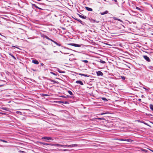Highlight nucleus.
I'll return each mask as SVG.
<instances>
[{
  "mask_svg": "<svg viewBox=\"0 0 153 153\" xmlns=\"http://www.w3.org/2000/svg\"><path fill=\"white\" fill-rule=\"evenodd\" d=\"M16 112H17V113H18L19 112L18 111H17Z\"/></svg>",
  "mask_w": 153,
  "mask_h": 153,
  "instance_id": "53",
  "label": "nucleus"
},
{
  "mask_svg": "<svg viewBox=\"0 0 153 153\" xmlns=\"http://www.w3.org/2000/svg\"><path fill=\"white\" fill-rule=\"evenodd\" d=\"M110 113L109 112H105V113H102L100 114V115H102L103 114H109Z\"/></svg>",
  "mask_w": 153,
  "mask_h": 153,
  "instance_id": "17",
  "label": "nucleus"
},
{
  "mask_svg": "<svg viewBox=\"0 0 153 153\" xmlns=\"http://www.w3.org/2000/svg\"><path fill=\"white\" fill-rule=\"evenodd\" d=\"M67 103H68L67 102H65V104H67Z\"/></svg>",
  "mask_w": 153,
  "mask_h": 153,
  "instance_id": "50",
  "label": "nucleus"
},
{
  "mask_svg": "<svg viewBox=\"0 0 153 153\" xmlns=\"http://www.w3.org/2000/svg\"><path fill=\"white\" fill-rule=\"evenodd\" d=\"M50 40H51L52 42H53V43H54V42H55V41H53V40L51 39H50Z\"/></svg>",
  "mask_w": 153,
  "mask_h": 153,
  "instance_id": "40",
  "label": "nucleus"
},
{
  "mask_svg": "<svg viewBox=\"0 0 153 153\" xmlns=\"http://www.w3.org/2000/svg\"><path fill=\"white\" fill-rule=\"evenodd\" d=\"M114 1L115 2H117V0H114Z\"/></svg>",
  "mask_w": 153,
  "mask_h": 153,
  "instance_id": "46",
  "label": "nucleus"
},
{
  "mask_svg": "<svg viewBox=\"0 0 153 153\" xmlns=\"http://www.w3.org/2000/svg\"><path fill=\"white\" fill-rule=\"evenodd\" d=\"M78 15H79V17H80L81 18L84 19H86V18H87V17L85 16H82V15H81L79 14H78Z\"/></svg>",
  "mask_w": 153,
  "mask_h": 153,
  "instance_id": "9",
  "label": "nucleus"
},
{
  "mask_svg": "<svg viewBox=\"0 0 153 153\" xmlns=\"http://www.w3.org/2000/svg\"><path fill=\"white\" fill-rule=\"evenodd\" d=\"M10 55V56H13V55H12V54L10 53H8Z\"/></svg>",
  "mask_w": 153,
  "mask_h": 153,
  "instance_id": "37",
  "label": "nucleus"
},
{
  "mask_svg": "<svg viewBox=\"0 0 153 153\" xmlns=\"http://www.w3.org/2000/svg\"><path fill=\"white\" fill-rule=\"evenodd\" d=\"M121 79L123 80H124L125 79V77H124V76H121Z\"/></svg>",
  "mask_w": 153,
  "mask_h": 153,
  "instance_id": "29",
  "label": "nucleus"
},
{
  "mask_svg": "<svg viewBox=\"0 0 153 153\" xmlns=\"http://www.w3.org/2000/svg\"><path fill=\"white\" fill-rule=\"evenodd\" d=\"M136 9H137V10H139L140 11L141 10V9L139 7H136Z\"/></svg>",
  "mask_w": 153,
  "mask_h": 153,
  "instance_id": "27",
  "label": "nucleus"
},
{
  "mask_svg": "<svg viewBox=\"0 0 153 153\" xmlns=\"http://www.w3.org/2000/svg\"><path fill=\"white\" fill-rule=\"evenodd\" d=\"M67 149H64V150H63V151H67Z\"/></svg>",
  "mask_w": 153,
  "mask_h": 153,
  "instance_id": "45",
  "label": "nucleus"
},
{
  "mask_svg": "<svg viewBox=\"0 0 153 153\" xmlns=\"http://www.w3.org/2000/svg\"><path fill=\"white\" fill-rule=\"evenodd\" d=\"M143 57L147 61L149 62L150 61V60L149 58L147 56H143Z\"/></svg>",
  "mask_w": 153,
  "mask_h": 153,
  "instance_id": "4",
  "label": "nucleus"
},
{
  "mask_svg": "<svg viewBox=\"0 0 153 153\" xmlns=\"http://www.w3.org/2000/svg\"><path fill=\"white\" fill-rule=\"evenodd\" d=\"M67 45H71L75 47H81V45H80L74 44V43H68L67 44Z\"/></svg>",
  "mask_w": 153,
  "mask_h": 153,
  "instance_id": "1",
  "label": "nucleus"
},
{
  "mask_svg": "<svg viewBox=\"0 0 153 153\" xmlns=\"http://www.w3.org/2000/svg\"><path fill=\"white\" fill-rule=\"evenodd\" d=\"M54 43L56 45H57V46H61V45L60 44L58 43L57 42H56L55 41V42H54Z\"/></svg>",
  "mask_w": 153,
  "mask_h": 153,
  "instance_id": "19",
  "label": "nucleus"
},
{
  "mask_svg": "<svg viewBox=\"0 0 153 153\" xmlns=\"http://www.w3.org/2000/svg\"><path fill=\"white\" fill-rule=\"evenodd\" d=\"M149 150L151 152H153V150L151 149H149Z\"/></svg>",
  "mask_w": 153,
  "mask_h": 153,
  "instance_id": "47",
  "label": "nucleus"
},
{
  "mask_svg": "<svg viewBox=\"0 0 153 153\" xmlns=\"http://www.w3.org/2000/svg\"><path fill=\"white\" fill-rule=\"evenodd\" d=\"M0 141L4 143H7V141L2 139H0Z\"/></svg>",
  "mask_w": 153,
  "mask_h": 153,
  "instance_id": "25",
  "label": "nucleus"
},
{
  "mask_svg": "<svg viewBox=\"0 0 153 153\" xmlns=\"http://www.w3.org/2000/svg\"><path fill=\"white\" fill-rule=\"evenodd\" d=\"M100 62L102 64H104L105 63V62L103 60H100Z\"/></svg>",
  "mask_w": 153,
  "mask_h": 153,
  "instance_id": "24",
  "label": "nucleus"
},
{
  "mask_svg": "<svg viewBox=\"0 0 153 153\" xmlns=\"http://www.w3.org/2000/svg\"><path fill=\"white\" fill-rule=\"evenodd\" d=\"M19 152L20 153H25V152H24L23 151H20Z\"/></svg>",
  "mask_w": 153,
  "mask_h": 153,
  "instance_id": "38",
  "label": "nucleus"
},
{
  "mask_svg": "<svg viewBox=\"0 0 153 153\" xmlns=\"http://www.w3.org/2000/svg\"><path fill=\"white\" fill-rule=\"evenodd\" d=\"M32 62L36 65H38L39 64L38 61L36 59H33L32 60Z\"/></svg>",
  "mask_w": 153,
  "mask_h": 153,
  "instance_id": "6",
  "label": "nucleus"
},
{
  "mask_svg": "<svg viewBox=\"0 0 153 153\" xmlns=\"http://www.w3.org/2000/svg\"><path fill=\"white\" fill-rule=\"evenodd\" d=\"M50 73L51 74H53V75H55V76H56L57 75V74H56L52 72H51Z\"/></svg>",
  "mask_w": 153,
  "mask_h": 153,
  "instance_id": "28",
  "label": "nucleus"
},
{
  "mask_svg": "<svg viewBox=\"0 0 153 153\" xmlns=\"http://www.w3.org/2000/svg\"><path fill=\"white\" fill-rule=\"evenodd\" d=\"M49 95H48V94H42V97H44L45 96H49Z\"/></svg>",
  "mask_w": 153,
  "mask_h": 153,
  "instance_id": "18",
  "label": "nucleus"
},
{
  "mask_svg": "<svg viewBox=\"0 0 153 153\" xmlns=\"http://www.w3.org/2000/svg\"><path fill=\"white\" fill-rule=\"evenodd\" d=\"M104 0V1H106V0Z\"/></svg>",
  "mask_w": 153,
  "mask_h": 153,
  "instance_id": "54",
  "label": "nucleus"
},
{
  "mask_svg": "<svg viewBox=\"0 0 153 153\" xmlns=\"http://www.w3.org/2000/svg\"><path fill=\"white\" fill-rule=\"evenodd\" d=\"M79 75H80L84 76L85 77H89V75H88L85 74H80V73L79 74Z\"/></svg>",
  "mask_w": 153,
  "mask_h": 153,
  "instance_id": "13",
  "label": "nucleus"
},
{
  "mask_svg": "<svg viewBox=\"0 0 153 153\" xmlns=\"http://www.w3.org/2000/svg\"><path fill=\"white\" fill-rule=\"evenodd\" d=\"M85 8L86 10L88 11H92V9L91 8L88 7H85Z\"/></svg>",
  "mask_w": 153,
  "mask_h": 153,
  "instance_id": "10",
  "label": "nucleus"
},
{
  "mask_svg": "<svg viewBox=\"0 0 153 153\" xmlns=\"http://www.w3.org/2000/svg\"><path fill=\"white\" fill-rule=\"evenodd\" d=\"M57 71L59 72L60 73H64L65 72L64 71H62L61 70H59V69H58L57 70Z\"/></svg>",
  "mask_w": 153,
  "mask_h": 153,
  "instance_id": "16",
  "label": "nucleus"
},
{
  "mask_svg": "<svg viewBox=\"0 0 153 153\" xmlns=\"http://www.w3.org/2000/svg\"><path fill=\"white\" fill-rule=\"evenodd\" d=\"M45 38L46 39H47L48 40H49L50 39L49 38L48 36H45Z\"/></svg>",
  "mask_w": 153,
  "mask_h": 153,
  "instance_id": "30",
  "label": "nucleus"
},
{
  "mask_svg": "<svg viewBox=\"0 0 153 153\" xmlns=\"http://www.w3.org/2000/svg\"><path fill=\"white\" fill-rule=\"evenodd\" d=\"M13 59H14L16 60V57L13 56H11Z\"/></svg>",
  "mask_w": 153,
  "mask_h": 153,
  "instance_id": "35",
  "label": "nucleus"
},
{
  "mask_svg": "<svg viewBox=\"0 0 153 153\" xmlns=\"http://www.w3.org/2000/svg\"><path fill=\"white\" fill-rule=\"evenodd\" d=\"M113 19L114 20H118V19H117V18H116V17H114L113 18Z\"/></svg>",
  "mask_w": 153,
  "mask_h": 153,
  "instance_id": "32",
  "label": "nucleus"
},
{
  "mask_svg": "<svg viewBox=\"0 0 153 153\" xmlns=\"http://www.w3.org/2000/svg\"><path fill=\"white\" fill-rule=\"evenodd\" d=\"M60 52L62 53H64L65 54H69V53H63L61 51H60Z\"/></svg>",
  "mask_w": 153,
  "mask_h": 153,
  "instance_id": "31",
  "label": "nucleus"
},
{
  "mask_svg": "<svg viewBox=\"0 0 153 153\" xmlns=\"http://www.w3.org/2000/svg\"><path fill=\"white\" fill-rule=\"evenodd\" d=\"M41 65L42 66H43L44 65V64L43 63H41Z\"/></svg>",
  "mask_w": 153,
  "mask_h": 153,
  "instance_id": "44",
  "label": "nucleus"
},
{
  "mask_svg": "<svg viewBox=\"0 0 153 153\" xmlns=\"http://www.w3.org/2000/svg\"><path fill=\"white\" fill-rule=\"evenodd\" d=\"M53 52L54 53H57L58 51H53Z\"/></svg>",
  "mask_w": 153,
  "mask_h": 153,
  "instance_id": "49",
  "label": "nucleus"
},
{
  "mask_svg": "<svg viewBox=\"0 0 153 153\" xmlns=\"http://www.w3.org/2000/svg\"><path fill=\"white\" fill-rule=\"evenodd\" d=\"M68 93L71 95H72L73 94L72 92L70 91H68Z\"/></svg>",
  "mask_w": 153,
  "mask_h": 153,
  "instance_id": "22",
  "label": "nucleus"
},
{
  "mask_svg": "<svg viewBox=\"0 0 153 153\" xmlns=\"http://www.w3.org/2000/svg\"><path fill=\"white\" fill-rule=\"evenodd\" d=\"M10 55V56H13V55H12V54L10 53H8Z\"/></svg>",
  "mask_w": 153,
  "mask_h": 153,
  "instance_id": "36",
  "label": "nucleus"
},
{
  "mask_svg": "<svg viewBox=\"0 0 153 153\" xmlns=\"http://www.w3.org/2000/svg\"><path fill=\"white\" fill-rule=\"evenodd\" d=\"M102 99L104 100H107L106 98H104V97H103L102 98Z\"/></svg>",
  "mask_w": 153,
  "mask_h": 153,
  "instance_id": "34",
  "label": "nucleus"
},
{
  "mask_svg": "<svg viewBox=\"0 0 153 153\" xmlns=\"http://www.w3.org/2000/svg\"><path fill=\"white\" fill-rule=\"evenodd\" d=\"M98 119L99 120H104V118H98Z\"/></svg>",
  "mask_w": 153,
  "mask_h": 153,
  "instance_id": "39",
  "label": "nucleus"
},
{
  "mask_svg": "<svg viewBox=\"0 0 153 153\" xmlns=\"http://www.w3.org/2000/svg\"><path fill=\"white\" fill-rule=\"evenodd\" d=\"M4 110H6V109H4Z\"/></svg>",
  "mask_w": 153,
  "mask_h": 153,
  "instance_id": "56",
  "label": "nucleus"
},
{
  "mask_svg": "<svg viewBox=\"0 0 153 153\" xmlns=\"http://www.w3.org/2000/svg\"><path fill=\"white\" fill-rule=\"evenodd\" d=\"M66 147H71L70 145H67Z\"/></svg>",
  "mask_w": 153,
  "mask_h": 153,
  "instance_id": "42",
  "label": "nucleus"
},
{
  "mask_svg": "<svg viewBox=\"0 0 153 153\" xmlns=\"http://www.w3.org/2000/svg\"><path fill=\"white\" fill-rule=\"evenodd\" d=\"M76 20H77L81 24H82V21H81L79 19H76Z\"/></svg>",
  "mask_w": 153,
  "mask_h": 153,
  "instance_id": "21",
  "label": "nucleus"
},
{
  "mask_svg": "<svg viewBox=\"0 0 153 153\" xmlns=\"http://www.w3.org/2000/svg\"><path fill=\"white\" fill-rule=\"evenodd\" d=\"M108 12V11L107 10L103 12H101L100 13V14L102 15H104L105 14H107Z\"/></svg>",
  "mask_w": 153,
  "mask_h": 153,
  "instance_id": "12",
  "label": "nucleus"
},
{
  "mask_svg": "<svg viewBox=\"0 0 153 153\" xmlns=\"http://www.w3.org/2000/svg\"><path fill=\"white\" fill-rule=\"evenodd\" d=\"M32 5L33 6V7H35L36 8H37L39 9H41L40 8H39V7H37L36 4H32Z\"/></svg>",
  "mask_w": 153,
  "mask_h": 153,
  "instance_id": "15",
  "label": "nucleus"
},
{
  "mask_svg": "<svg viewBox=\"0 0 153 153\" xmlns=\"http://www.w3.org/2000/svg\"><path fill=\"white\" fill-rule=\"evenodd\" d=\"M97 22L98 23L99 22Z\"/></svg>",
  "mask_w": 153,
  "mask_h": 153,
  "instance_id": "55",
  "label": "nucleus"
},
{
  "mask_svg": "<svg viewBox=\"0 0 153 153\" xmlns=\"http://www.w3.org/2000/svg\"><path fill=\"white\" fill-rule=\"evenodd\" d=\"M150 108L152 111H153V105H152V104L150 105Z\"/></svg>",
  "mask_w": 153,
  "mask_h": 153,
  "instance_id": "20",
  "label": "nucleus"
},
{
  "mask_svg": "<svg viewBox=\"0 0 153 153\" xmlns=\"http://www.w3.org/2000/svg\"><path fill=\"white\" fill-rule=\"evenodd\" d=\"M71 147H76L78 146V145L77 144H72L70 145Z\"/></svg>",
  "mask_w": 153,
  "mask_h": 153,
  "instance_id": "14",
  "label": "nucleus"
},
{
  "mask_svg": "<svg viewBox=\"0 0 153 153\" xmlns=\"http://www.w3.org/2000/svg\"><path fill=\"white\" fill-rule=\"evenodd\" d=\"M39 143L42 144H43L45 145H52L51 144H50V143H47L43 142H39Z\"/></svg>",
  "mask_w": 153,
  "mask_h": 153,
  "instance_id": "8",
  "label": "nucleus"
},
{
  "mask_svg": "<svg viewBox=\"0 0 153 153\" xmlns=\"http://www.w3.org/2000/svg\"><path fill=\"white\" fill-rule=\"evenodd\" d=\"M12 47H16V48H17V47H16V46H13V45L12 46Z\"/></svg>",
  "mask_w": 153,
  "mask_h": 153,
  "instance_id": "48",
  "label": "nucleus"
},
{
  "mask_svg": "<svg viewBox=\"0 0 153 153\" xmlns=\"http://www.w3.org/2000/svg\"><path fill=\"white\" fill-rule=\"evenodd\" d=\"M51 146H60V147H62L63 145L60 144H55L51 145Z\"/></svg>",
  "mask_w": 153,
  "mask_h": 153,
  "instance_id": "11",
  "label": "nucleus"
},
{
  "mask_svg": "<svg viewBox=\"0 0 153 153\" xmlns=\"http://www.w3.org/2000/svg\"><path fill=\"white\" fill-rule=\"evenodd\" d=\"M141 100V99H139V101H140V100Z\"/></svg>",
  "mask_w": 153,
  "mask_h": 153,
  "instance_id": "51",
  "label": "nucleus"
},
{
  "mask_svg": "<svg viewBox=\"0 0 153 153\" xmlns=\"http://www.w3.org/2000/svg\"><path fill=\"white\" fill-rule=\"evenodd\" d=\"M64 48L65 49H68V50H71V49H69V48H68L66 47H64Z\"/></svg>",
  "mask_w": 153,
  "mask_h": 153,
  "instance_id": "33",
  "label": "nucleus"
},
{
  "mask_svg": "<svg viewBox=\"0 0 153 153\" xmlns=\"http://www.w3.org/2000/svg\"><path fill=\"white\" fill-rule=\"evenodd\" d=\"M42 139H47L48 140H53V139L51 137H43L42 138Z\"/></svg>",
  "mask_w": 153,
  "mask_h": 153,
  "instance_id": "3",
  "label": "nucleus"
},
{
  "mask_svg": "<svg viewBox=\"0 0 153 153\" xmlns=\"http://www.w3.org/2000/svg\"><path fill=\"white\" fill-rule=\"evenodd\" d=\"M118 20L120 22H122V21L120 19H118Z\"/></svg>",
  "mask_w": 153,
  "mask_h": 153,
  "instance_id": "41",
  "label": "nucleus"
},
{
  "mask_svg": "<svg viewBox=\"0 0 153 153\" xmlns=\"http://www.w3.org/2000/svg\"><path fill=\"white\" fill-rule=\"evenodd\" d=\"M82 61L85 63H87L88 62V61L87 60H82Z\"/></svg>",
  "mask_w": 153,
  "mask_h": 153,
  "instance_id": "26",
  "label": "nucleus"
},
{
  "mask_svg": "<svg viewBox=\"0 0 153 153\" xmlns=\"http://www.w3.org/2000/svg\"><path fill=\"white\" fill-rule=\"evenodd\" d=\"M76 83L77 84H79L81 85H83V83L81 80H77L76 81Z\"/></svg>",
  "mask_w": 153,
  "mask_h": 153,
  "instance_id": "7",
  "label": "nucleus"
},
{
  "mask_svg": "<svg viewBox=\"0 0 153 153\" xmlns=\"http://www.w3.org/2000/svg\"><path fill=\"white\" fill-rule=\"evenodd\" d=\"M96 73L97 76H102L103 75V73L100 71H98Z\"/></svg>",
  "mask_w": 153,
  "mask_h": 153,
  "instance_id": "5",
  "label": "nucleus"
},
{
  "mask_svg": "<svg viewBox=\"0 0 153 153\" xmlns=\"http://www.w3.org/2000/svg\"><path fill=\"white\" fill-rule=\"evenodd\" d=\"M66 146H67V145H63L62 147H66Z\"/></svg>",
  "mask_w": 153,
  "mask_h": 153,
  "instance_id": "43",
  "label": "nucleus"
},
{
  "mask_svg": "<svg viewBox=\"0 0 153 153\" xmlns=\"http://www.w3.org/2000/svg\"><path fill=\"white\" fill-rule=\"evenodd\" d=\"M120 140V141H126L128 142H131L132 141V140L131 139H120L119 140Z\"/></svg>",
  "mask_w": 153,
  "mask_h": 153,
  "instance_id": "2",
  "label": "nucleus"
},
{
  "mask_svg": "<svg viewBox=\"0 0 153 153\" xmlns=\"http://www.w3.org/2000/svg\"><path fill=\"white\" fill-rule=\"evenodd\" d=\"M143 88H144V89H146V88H144V87Z\"/></svg>",
  "mask_w": 153,
  "mask_h": 153,
  "instance_id": "52",
  "label": "nucleus"
},
{
  "mask_svg": "<svg viewBox=\"0 0 153 153\" xmlns=\"http://www.w3.org/2000/svg\"><path fill=\"white\" fill-rule=\"evenodd\" d=\"M50 81H51V82H54V83H57L56 81H55V80H53L51 79V80H50Z\"/></svg>",
  "mask_w": 153,
  "mask_h": 153,
  "instance_id": "23",
  "label": "nucleus"
}]
</instances>
